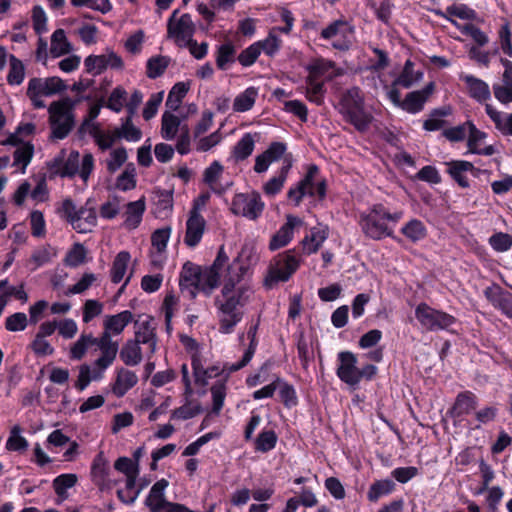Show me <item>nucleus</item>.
Listing matches in <instances>:
<instances>
[{"mask_svg": "<svg viewBox=\"0 0 512 512\" xmlns=\"http://www.w3.org/2000/svg\"><path fill=\"white\" fill-rule=\"evenodd\" d=\"M247 267L234 261L226 264L222 271L221 292L215 299L219 332L230 334L242 321L244 308L251 301L254 291L245 274Z\"/></svg>", "mask_w": 512, "mask_h": 512, "instance_id": "nucleus-1", "label": "nucleus"}, {"mask_svg": "<svg viewBox=\"0 0 512 512\" xmlns=\"http://www.w3.org/2000/svg\"><path fill=\"white\" fill-rule=\"evenodd\" d=\"M228 262L223 248L210 267L202 268L192 262H186L180 272L179 286L181 293L193 299L199 292L210 295L218 287L222 271Z\"/></svg>", "mask_w": 512, "mask_h": 512, "instance_id": "nucleus-2", "label": "nucleus"}, {"mask_svg": "<svg viewBox=\"0 0 512 512\" xmlns=\"http://www.w3.org/2000/svg\"><path fill=\"white\" fill-rule=\"evenodd\" d=\"M248 337L251 338V342L242 359L236 363H226L223 368H220L217 365H206V361L198 353H195L192 356V368L195 383L201 386H205L208 384L210 379L217 377L223 371H227V373L230 374L245 367L251 361L255 353V328L249 330Z\"/></svg>", "mask_w": 512, "mask_h": 512, "instance_id": "nucleus-3", "label": "nucleus"}, {"mask_svg": "<svg viewBox=\"0 0 512 512\" xmlns=\"http://www.w3.org/2000/svg\"><path fill=\"white\" fill-rule=\"evenodd\" d=\"M402 217V211L390 213L383 205H375L368 213L361 215L360 226L366 236L380 240L393 234L388 222L396 224Z\"/></svg>", "mask_w": 512, "mask_h": 512, "instance_id": "nucleus-4", "label": "nucleus"}, {"mask_svg": "<svg viewBox=\"0 0 512 512\" xmlns=\"http://www.w3.org/2000/svg\"><path fill=\"white\" fill-rule=\"evenodd\" d=\"M337 358L339 364L336 374L342 382L350 387L357 388L362 380L370 381L377 374L378 368L375 365L366 364L359 368L356 355L350 351L338 353Z\"/></svg>", "mask_w": 512, "mask_h": 512, "instance_id": "nucleus-5", "label": "nucleus"}, {"mask_svg": "<svg viewBox=\"0 0 512 512\" xmlns=\"http://www.w3.org/2000/svg\"><path fill=\"white\" fill-rule=\"evenodd\" d=\"M363 95L359 88L349 89L341 99V113L346 121L358 131H366L372 121V116L364 110Z\"/></svg>", "mask_w": 512, "mask_h": 512, "instance_id": "nucleus-6", "label": "nucleus"}, {"mask_svg": "<svg viewBox=\"0 0 512 512\" xmlns=\"http://www.w3.org/2000/svg\"><path fill=\"white\" fill-rule=\"evenodd\" d=\"M300 260L294 250H288L279 254L274 262L270 264L264 284L268 288H272L279 282H286L299 268Z\"/></svg>", "mask_w": 512, "mask_h": 512, "instance_id": "nucleus-7", "label": "nucleus"}, {"mask_svg": "<svg viewBox=\"0 0 512 512\" xmlns=\"http://www.w3.org/2000/svg\"><path fill=\"white\" fill-rule=\"evenodd\" d=\"M415 317L426 331L447 330L456 322L454 316L436 310L426 303H420L416 307Z\"/></svg>", "mask_w": 512, "mask_h": 512, "instance_id": "nucleus-8", "label": "nucleus"}, {"mask_svg": "<svg viewBox=\"0 0 512 512\" xmlns=\"http://www.w3.org/2000/svg\"><path fill=\"white\" fill-rule=\"evenodd\" d=\"M265 204L257 192L238 193L231 203V211L237 216L245 217L249 220H256L264 210Z\"/></svg>", "mask_w": 512, "mask_h": 512, "instance_id": "nucleus-9", "label": "nucleus"}, {"mask_svg": "<svg viewBox=\"0 0 512 512\" xmlns=\"http://www.w3.org/2000/svg\"><path fill=\"white\" fill-rule=\"evenodd\" d=\"M174 10L167 24L168 37L172 38L178 46H187L191 42L195 27L189 14L178 15Z\"/></svg>", "mask_w": 512, "mask_h": 512, "instance_id": "nucleus-10", "label": "nucleus"}, {"mask_svg": "<svg viewBox=\"0 0 512 512\" xmlns=\"http://www.w3.org/2000/svg\"><path fill=\"white\" fill-rule=\"evenodd\" d=\"M354 29L344 20H336L321 31V37L332 40V46L338 50H348L353 41Z\"/></svg>", "mask_w": 512, "mask_h": 512, "instance_id": "nucleus-11", "label": "nucleus"}, {"mask_svg": "<svg viewBox=\"0 0 512 512\" xmlns=\"http://www.w3.org/2000/svg\"><path fill=\"white\" fill-rule=\"evenodd\" d=\"M133 340L144 347L145 357L150 359L153 356L157 348L156 323L153 318L146 317L135 323Z\"/></svg>", "mask_w": 512, "mask_h": 512, "instance_id": "nucleus-12", "label": "nucleus"}, {"mask_svg": "<svg viewBox=\"0 0 512 512\" xmlns=\"http://www.w3.org/2000/svg\"><path fill=\"white\" fill-rule=\"evenodd\" d=\"M66 220L79 233H87L96 225L97 216L92 208H83L76 210L75 205L66 199Z\"/></svg>", "mask_w": 512, "mask_h": 512, "instance_id": "nucleus-13", "label": "nucleus"}, {"mask_svg": "<svg viewBox=\"0 0 512 512\" xmlns=\"http://www.w3.org/2000/svg\"><path fill=\"white\" fill-rule=\"evenodd\" d=\"M123 65L121 57L112 50H106L101 55H89L84 60L86 72L93 76L100 75L108 68L121 70Z\"/></svg>", "mask_w": 512, "mask_h": 512, "instance_id": "nucleus-14", "label": "nucleus"}, {"mask_svg": "<svg viewBox=\"0 0 512 512\" xmlns=\"http://www.w3.org/2000/svg\"><path fill=\"white\" fill-rule=\"evenodd\" d=\"M95 347L100 352V355L94 361L93 366L104 374L117 357L119 343L111 337L99 335L96 337Z\"/></svg>", "mask_w": 512, "mask_h": 512, "instance_id": "nucleus-15", "label": "nucleus"}, {"mask_svg": "<svg viewBox=\"0 0 512 512\" xmlns=\"http://www.w3.org/2000/svg\"><path fill=\"white\" fill-rule=\"evenodd\" d=\"M94 168L92 154L86 153L82 157L76 151H72L66 160V176L79 175L84 183L87 182Z\"/></svg>", "mask_w": 512, "mask_h": 512, "instance_id": "nucleus-16", "label": "nucleus"}, {"mask_svg": "<svg viewBox=\"0 0 512 512\" xmlns=\"http://www.w3.org/2000/svg\"><path fill=\"white\" fill-rule=\"evenodd\" d=\"M286 150L287 146L282 142L271 143L263 153L256 156L254 171L258 174L265 173L272 163L279 161L281 158H283V161L286 157L292 160V156L286 154Z\"/></svg>", "mask_w": 512, "mask_h": 512, "instance_id": "nucleus-17", "label": "nucleus"}, {"mask_svg": "<svg viewBox=\"0 0 512 512\" xmlns=\"http://www.w3.org/2000/svg\"><path fill=\"white\" fill-rule=\"evenodd\" d=\"M170 236V227L157 229L151 236L150 261L156 268L162 267L166 260V248Z\"/></svg>", "mask_w": 512, "mask_h": 512, "instance_id": "nucleus-18", "label": "nucleus"}, {"mask_svg": "<svg viewBox=\"0 0 512 512\" xmlns=\"http://www.w3.org/2000/svg\"><path fill=\"white\" fill-rule=\"evenodd\" d=\"M205 227L206 221L204 217L200 214L198 208H193L186 221L184 243L190 248L196 247L203 237Z\"/></svg>", "mask_w": 512, "mask_h": 512, "instance_id": "nucleus-19", "label": "nucleus"}, {"mask_svg": "<svg viewBox=\"0 0 512 512\" xmlns=\"http://www.w3.org/2000/svg\"><path fill=\"white\" fill-rule=\"evenodd\" d=\"M302 225L303 221L299 217L287 215L285 224L280 227L270 240V250H278L288 245L293 238L294 229Z\"/></svg>", "mask_w": 512, "mask_h": 512, "instance_id": "nucleus-20", "label": "nucleus"}, {"mask_svg": "<svg viewBox=\"0 0 512 512\" xmlns=\"http://www.w3.org/2000/svg\"><path fill=\"white\" fill-rule=\"evenodd\" d=\"M168 484L169 483L166 479H161L151 487L145 500V503L151 512H168L169 506L176 504L168 502L165 499V490L168 487Z\"/></svg>", "mask_w": 512, "mask_h": 512, "instance_id": "nucleus-21", "label": "nucleus"}, {"mask_svg": "<svg viewBox=\"0 0 512 512\" xmlns=\"http://www.w3.org/2000/svg\"><path fill=\"white\" fill-rule=\"evenodd\" d=\"M500 62L504 67L502 82L493 85V93L500 103L506 105L512 102V62L504 58Z\"/></svg>", "mask_w": 512, "mask_h": 512, "instance_id": "nucleus-22", "label": "nucleus"}, {"mask_svg": "<svg viewBox=\"0 0 512 512\" xmlns=\"http://www.w3.org/2000/svg\"><path fill=\"white\" fill-rule=\"evenodd\" d=\"M132 320L133 314L128 310L115 315H106L103 320V332L100 336L113 338V336L120 335Z\"/></svg>", "mask_w": 512, "mask_h": 512, "instance_id": "nucleus-23", "label": "nucleus"}, {"mask_svg": "<svg viewBox=\"0 0 512 512\" xmlns=\"http://www.w3.org/2000/svg\"><path fill=\"white\" fill-rule=\"evenodd\" d=\"M224 166L219 161H213L203 172V182L214 193L221 194L228 189L230 183L222 181Z\"/></svg>", "mask_w": 512, "mask_h": 512, "instance_id": "nucleus-24", "label": "nucleus"}, {"mask_svg": "<svg viewBox=\"0 0 512 512\" xmlns=\"http://www.w3.org/2000/svg\"><path fill=\"white\" fill-rule=\"evenodd\" d=\"M131 255L127 251H120L114 258L110 270V276L113 283H120L124 280L119 292H122L125 286L130 281L132 271L128 274V267L130 264Z\"/></svg>", "mask_w": 512, "mask_h": 512, "instance_id": "nucleus-25", "label": "nucleus"}, {"mask_svg": "<svg viewBox=\"0 0 512 512\" xmlns=\"http://www.w3.org/2000/svg\"><path fill=\"white\" fill-rule=\"evenodd\" d=\"M448 166V173L462 188L469 187L468 175L473 177L477 174V169L468 161L456 160L446 163Z\"/></svg>", "mask_w": 512, "mask_h": 512, "instance_id": "nucleus-26", "label": "nucleus"}, {"mask_svg": "<svg viewBox=\"0 0 512 512\" xmlns=\"http://www.w3.org/2000/svg\"><path fill=\"white\" fill-rule=\"evenodd\" d=\"M433 89L434 84L429 83L422 90L408 93L403 100V103H401V109L411 114L420 112L423 109L424 104L427 101L429 95L432 93Z\"/></svg>", "mask_w": 512, "mask_h": 512, "instance_id": "nucleus-27", "label": "nucleus"}, {"mask_svg": "<svg viewBox=\"0 0 512 512\" xmlns=\"http://www.w3.org/2000/svg\"><path fill=\"white\" fill-rule=\"evenodd\" d=\"M138 382L136 373L126 368L116 369V376L112 384L113 394L120 398L123 397L130 389H132Z\"/></svg>", "mask_w": 512, "mask_h": 512, "instance_id": "nucleus-28", "label": "nucleus"}, {"mask_svg": "<svg viewBox=\"0 0 512 512\" xmlns=\"http://www.w3.org/2000/svg\"><path fill=\"white\" fill-rule=\"evenodd\" d=\"M49 122L52 129L53 139L64 138V98L53 102L49 106Z\"/></svg>", "mask_w": 512, "mask_h": 512, "instance_id": "nucleus-29", "label": "nucleus"}, {"mask_svg": "<svg viewBox=\"0 0 512 512\" xmlns=\"http://www.w3.org/2000/svg\"><path fill=\"white\" fill-rule=\"evenodd\" d=\"M328 235L329 231L326 226L318 225L313 227L301 242L303 251L306 254L316 253L328 238Z\"/></svg>", "mask_w": 512, "mask_h": 512, "instance_id": "nucleus-30", "label": "nucleus"}, {"mask_svg": "<svg viewBox=\"0 0 512 512\" xmlns=\"http://www.w3.org/2000/svg\"><path fill=\"white\" fill-rule=\"evenodd\" d=\"M88 133L101 151L111 149L119 140L115 128L113 130H104L100 127V124H91Z\"/></svg>", "mask_w": 512, "mask_h": 512, "instance_id": "nucleus-31", "label": "nucleus"}, {"mask_svg": "<svg viewBox=\"0 0 512 512\" xmlns=\"http://www.w3.org/2000/svg\"><path fill=\"white\" fill-rule=\"evenodd\" d=\"M292 167V160L288 157L283 161V165L277 176L272 177L263 185L264 193L269 197L277 195L287 180L288 173Z\"/></svg>", "mask_w": 512, "mask_h": 512, "instance_id": "nucleus-32", "label": "nucleus"}, {"mask_svg": "<svg viewBox=\"0 0 512 512\" xmlns=\"http://www.w3.org/2000/svg\"><path fill=\"white\" fill-rule=\"evenodd\" d=\"M120 359L127 366H137L142 362L145 356L144 347L135 342L133 339H129L122 346L120 352Z\"/></svg>", "mask_w": 512, "mask_h": 512, "instance_id": "nucleus-33", "label": "nucleus"}, {"mask_svg": "<svg viewBox=\"0 0 512 512\" xmlns=\"http://www.w3.org/2000/svg\"><path fill=\"white\" fill-rule=\"evenodd\" d=\"M182 126L178 116L174 115L171 110L165 111L161 118V137L167 141L175 139L177 134L181 132Z\"/></svg>", "mask_w": 512, "mask_h": 512, "instance_id": "nucleus-34", "label": "nucleus"}, {"mask_svg": "<svg viewBox=\"0 0 512 512\" xmlns=\"http://www.w3.org/2000/svg\"><path fill=\"white\" fill-rule=\"evenodd\" d=\"M462 79L467 85L471 97L479 102H485L490 99L491 93L486 82L472 75H465Z\"/></svg>", "mask_w": 512, "mask_h": 512, "instance_id": "nucleus-35", "label": "nucleus"}, {"mask_svg": "<svg viewBox=\"0 0 512 512\" xmlns=\"http://www.w3.org/2000/svg\"><path fill=\"white\" fill-rule=\"evenodd\" d=\"M340 74V70L335 66V64L331 61L319 59L316 60L310 66V74L309 76L320 79L324 78L326 80H330Z\"/></svg>", "mask_w": 512, "mask_h": 512, "instance_id": "nucleus-36", "label": "nucleus"}, {"mask_svg": "<svg viewBox=\"0 0 512 512\" xmlns=\"http://www.w3.org/2000/svg\"><path fill=\"white\" fill-rule=\"evenodd\" d=\"M316 172H318V167L311 165L305 177L296 186L289 189L288 198L294 202L295 206H298L303 197L307 195V185L311 182Z\"/></svg>", "mask_w": 512, "mask_h": 512, "instance_id": "nucleus-37", "label": "nucleus"}, {"mask_svg": "<svg viewBox=\"0 0 512 512\" xmlns=\"http://www.w3.org/2000/svg\"><path fill=\"white\" fill-rule=\"evenodd\" d=\"M423 77V72L414 69V63L407 60L401 74L394 80V86H402L410 88L415 83L419 82Z\"/></svg>", "mask_w": 512, "mask_h": 512, "instance_id": "nucleus-38", "label": "nucleus"}, {"mask_svg": "<svg viewBox=\"0 0 512 512\" xmlns=\"http://www.w3.org/2000/svg\"><path fill=\"white\" fill-rule=\"evenodd\" d=\"M145 208L146 206L144 199H139L127 204L126 219L124 223L126 228L135 229L140 225L143 214L145 212Z\"/></svg>", "mask_w": 512, "mask_h": 512, "instance_id": "nucleus-39", "label": "nucleus"}, {"mask_svg": "<svg viewBox=\"0 0 512 512\" xmlns=\"http://www.w3.org/2000/svg\"><path fill=\"white\" fill-rule=\"evenodd\" d=\"M154 213L157 217H166L172 210V193L165 190H156L153 193Z\"/></svg>", "mask_w": 512, "mask_h": 512, "instance_id": "nucleus-40", "label": "nucleus"}, {"mask_svg": "<svg viewBox=\"0 0 512 512\" xmlns=\"http://www.w3.org/2000/svg\"><path fill=\"white\" fill-rule=\"evenodd\" d=\"M132 119L131 117L120 119V126L115 128L119 139H124L127 142H138L141 140L142 131L134 125Z\"/></svg>", "mask_w": 512, "mask_h": 512, "instance_id": "nucleus-41", "label": "nucleus"}, {"mask_svg": "<svg viewBox=\"0 0 512 512\" xmlns=\"http://www.w3.org/2000/svg\"><path fill=\"white\" fill-rule=\"evenodd\" d=\"M258 97V89L251 86L239 93L233 101V110L235 112H246L252 109Z\"/></svg>", "mask_w": 512, "mask_h": 512, "instance_id": "nucleus-42", "label": "nucleus"}, {"mask_svg": "<svg viewBox=\"0 0 512 512\" xmlns=\"http://www.w3.org/2000/svg\"><path fill=\"white\" fill-rule=\"evenodd\" d=\"M236 48L230 41L225 42L217 47L216 65L220 70L229 69L230 65L235 62Z\"/></svg>", "mask_w": 512, "mask_h": 512, "instance_id": "nucleus-43", "label": "nucleus"}, {"mask_svg": "<svg viewBox=\"0 0 512 512\" xmlns=\"http://www.w3.org/2000/svg\"><path fill=\"white\" fill-rule=\"evenodd\" d=\"M476 406L477 399L475 395L471 392H463L458 394L451 412L454 416L459 417L465 414H469L475 410Z\"/></svg>", "mask_w": 512, "mask_h": 512, "instance_id": "nucleus-44", "label": "nucleus"}, {"mask_svg": "<svg viewBox=\"0 0 512 512\" xmlns=\"http://www.w3.org/2000/svg\"><path fill=\"white\" fill-rule=\"evenodd\" d=\"M485 110L491 120L495 123L497 129L502 133L512 135V114L502 113L490 104H486Z\"/></svg>", "mask_w": 512, "mask_h": 512, "instance_id": "nucleus-45", "label": "nucleus"}, {"mask_svg": "<svg viewBox=\"0 0 512 512\" xmlns=\"http://www.w3.org/2000/svg\"><path fill=\"white\" fill-rule=\"evenodd\" d=\"M34 154V146L29 143H20L14 151V162L13 166H20L22 174L26 172L27 166L30 164Z\"/></svg>", "mask_w": 512, "mask_h": 512, "instance_id": "nucleus-46", "label": "nucleus"}, {"mask_svg": "<svg viewBox=\"0 0 512 512\" xmlns=\"http://www.w3.org/2000/svg\"><path fill=\"white\" fill-rule=\"evenodd\" d=\"M255 147V139L252 134L245 133L233 148L232 156L236 161H243L248 158Z\"/></svg>", "mask_w": 512, "mask_h": 512, "instance_id": "nucleus-47", "label": "nucleus"}, {"mask_svg": "<svg viewBox=\"0 0 512 512\" xmlns=\"http://www.w3.org/2000/svg\"><path fill=\"white\" fill-rule=\"evenodd\" d=\"M401 233L410 241L418 242L426 237L427 229L422 221L411 219L401 228Z\"/></svg>", "mask_w": 512, "mask_h": 512, "instance_id": "nucleus-48", "label": "nucleus"}, {"mask_svg": "<svg viewBox=\"0 0 512 512\" xmlns=\"http://www.w3.org/2000/svg\"><path fill=\"white\" fill-rule=\"evenodd\" d=\"M108 473V465L105 459L99 455L93 462L91 474L93 481L102 489L109 486Z\"/></svg>", "mask_w": 512, "mask_h": 512, "instance_id": "nucleus-49", "label": "nucleus"}, {"mask_svg": "<svg viewBox=\"0 0 512 512\" xmlns=\"http://www.w3.org/2000/svg\"><path fill=\"white\" fill-rule=\"evenodd\" d=\"M189 90V84L184 82L176 83L168 93V97L166 100V107L171 111H176L186 96Z\"/></svg>", "mask_w": 512, "mask_h": 512, "instance_id": "nucleus-50", "label": "nucleus"}, {"mask_svg": "<svg viewBox=\"0 0 512 512\" xmlns=\"http://www.w3.org/2000/svg\"><path fill=\"white\" fill-rule=\"evenodd\" d=\"M435 13L453 24H456V22L452 20L449 16H455L463 20H470L475 17V12L463 4L449 6L447 7L446 12L437 10L435 11Z\"/></svg>", "mask_w": 512, "mask_h": 512, "instance_id": "nucleus-51", "label": "nucleus"}, {"mask_svg": "<svg viewBox=\"0 0 512 512\" xmlns=\"http://www.w3.org/2000/svg\"><path fill=\"white\" fill-rule=\"evenodd\" d=\"M211 396H212V410L211 412L214 415H219L223 405L224 400L227 394V387L224 380H219L215 382L210 388Z\"/></svg>", "mask_w": 512, "mask_h": 512, "instance_id": "nucleus-52", "label": "nucleus"}, {"mask_svg": "<svg viewBox=\"0 0 512 512\" xmlns=\"http://www.w3.org/2000/svg\"><path fill=\"white\" fill-rule=\"evenodd\" d=\"M25 78V67L21 60L14 55H9V72L7 82L10 85L18 86Z\"/></svg>", "mask_w": 512, "mask_h": 512, "instance_id": "nucleus-53", "label": "nucleus"}, {"mask_svg": "<svg viewBox=\"0 0 512 512\" xmlns=\"http://www.w3.org/2000/svg\"><path fill=\"white\" fill-rule=\"evenodd\" d=\"M96 337L91 334H82L80 338L70 347V357L74 360H80L84 357L91 346H95Z\"/></svg>", "mask_w": 512, "mask_h": 512, "instance_id": "nucleus-54", "label": "nucleus"}, {"mask_svg": "<svg viewBox=\"0 0 512 512\" xmlns=\"http://www.w3.org/2000/svg\"><path fill=\"white\" fill-rule=\"evenodd\" d=\"M114 467L117 471L123 473L126 476V480H129L130 484L133 480H136L139 475V463L128 457L118 458L114 464Z\"/></svg>", "mask_w": 512, "mask_h": 512, "instance_id": "nucleus-55", "label": "nucleus"}, {"mask_svg": "<svg viewBox=\"0 0 512 512\" xmlns=\"http://www.w3.org/2000/svg\"><path fill=\"white\" fill-rule=\"evenodd\" d=\"M324 84L322 81L308 76L307 79V87H306V97L310 102H313L317 105H321L324 99Z\"/></svg>", "mask_w": 512, "mask_h": 512, "instance_id": "nucleus-56", "label": "nucleus"}, {"mask_svg": "<svg viewBox=\"0 0 512 512\" xmlns=\"http://www.w3.org/2000/svg\"><path fill=\"white\" fill-rule=\"evenodd\" d=\"M40 176L45 177L46 180L64 177V150H61L55 158L46 163V172Z\"/></svg>", "mask_w": 512, "mask_h": 512, "instance_id": "nucleus-57", "label": "nucleus"}, {"mask_svg": "<svg viewBox=\"0 0 512 512\" xmlns=\"http://www.w3.org/2000/svg\"><path fill=\"white\" fill-rule=\"evenodd\" d=\"M394 487L395 484L392 480L384 479L376 481L370 486L369 491L367 493V497L370 501L376 502L381 497L390 494L393 491Z\"/></svg>", "mask_w": 512, "mask_h": 512, "instance_id": "nucleus-58", "label": "nucleus"}, {"mask_svg": "<svg viewBox=\"0 0 512 512\" xmlns=\"http://www.w3.org/2000/svg\"><path fill=\"white\" fill-rule=\"evenodd\" d=\"M127 101V92L122 87H116L110 93L106 107L115 113H119Z\"/></svg>", "mask_w": 512, "mask_h": 512, "instance_id": "nucleus-59", "label": "nucleus"}, {"mask_svg": "<svg viewBox=\"0 0 512 512\" xmlns=\"http://www.w3.org/2000/svg\"><path fill=\"white\" fill-rule=\"evenodd\" d=\"M277 443V435L273 430H263L255 439V449L260 452L272 450Z\"/></svg>", "mask_w": 512, "mask_h": 512, "instance_id": "nucleus-60", "label": "nucleus"}, {"mask_svg": "<svg viewBox=\"0 0 512 512\" xmlns=\"http://www.w3.org/2000/svg\"><path fill=\"white\" fill-rule=\"evenodd\" d=\"M28 447L27 440L21 435V428L16 425L11 431L6 441V449L9 451H23Z\"/></svg>", "mask_w": 512, "mask_h": 512, "instance_id": "nucleus-61", "label": "nucleus"}, {"mask_svg": "<svg viewBox=\"0 0 512 512\" xmlns=\"http://www.w3.org/2000/svg\"><path fill=\"white\" fill-rule=\"evenodd\" d=\"M277 389L286 407H293L297 404V395L294 387L277 378Z\"/></svg>", "mask_w": 512, "mask_h": 512, "instance_id": "nucleus-62", "label": "nucleus"}, {"mask_svg": "<svg viewBox=\"0 0 512 512\" xmlns=\"http://www.w3.org/2000/svg\"><path fill=\"white\" fill-rule=\"evenodd\" d=\"M256 43L260 44L261 53L263 52L267 56L273 57L279 51L282 41L274 32H270L264 40L257 41Z\"/></svg>", "mask_w": 512, "mask_h": 512, "instance_id": "nucleus-63", "label": "nucleus"}, {"mask_svg": "<svg viewBox=\"0 0 512 512\" xmlns=\"http://www.w3.org/2000/svg\"><path fill=\"white\" fill-rule=\"evenodd\" d=\"M489 244L496 252H506L512 247V236L503 232L495 233L489 238Z\"/></svg>", "mask_w": 512, "mask_h": 512, "instance_id": "nucleus-64", "label": "nucleus"}]
</instances>
